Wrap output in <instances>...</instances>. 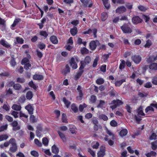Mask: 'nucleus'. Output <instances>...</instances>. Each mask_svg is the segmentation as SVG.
<instances>
[{
	"label": "nucleus",
	"mask_w": 157,
	"mask_h": 157,
	"mask_svg": "<svg viewBox=\"0 0 157 157\" xmlns=\"http://www.w3.org/2000/svg\"><path fill=\"white\" fill-rule=\"evenodd\" d=\"M123 33L129 34L132 32V27L130 24H124L121 27Z\"/></svg>",
	"instance_id": "1"
},
{
	"label": "nucleus",
	"mask_w": 157,
	"mask_h": 157,
	"mask_svg": "<svg viewBox=\"0 0 157 157\" xmlns=\"http://www.w3.org/2000/svg\"><path fill=\"white\" fill-rule=\"evenodd\" d=\"M75 61L77 62H78V58L77 56H74V57L71 58L70 60V66L72 67V68L74 69H76L78 67V66Z\"/></svg>",
	"instance_id": "2"
},
{
	"label": "nucleus",
	"mask_w": 157,
	"mask_h": 157,
	"mask_svg": "<svg viewBox=\"0 0 157 157\" xmlns=\"http://www.w3.org/2000/svg\"><path fill=\"white\" fill-rule=\"evenodd\" d=\"M28 58H24L22 61L21 64L22 65H24V67L26 70H28L29 69V67H30L31 65L29 62V58H30V56L29 55H27Z\"/></svg>",
	"instance_id": "3"
},
{
	"label": "nucleus",
	"mask_w": 157,
	"mask_h": 157,
	"mask_svg": "<svg viewBox=\"0 0 157 157\" xmlns=\"http://www.w3.org/2000/svg\"><path fill=\"white\" fill-rule=\"evenodd\" d=\"M81 66L79 69V71L77 73L75 76V79H76L79 78L81 76L83 72V69L85 67V65L82 61L81 62Z\"/></svg>",
	"instance_id": "4"
},
{
	"label": "nucleus",
	"mask_w": 157,
	"mask_h": 157,
	"mask_svg": "<svg viewBox=\"0 0 157 157\" xmlns=\"http://www.w3.org/2000/svg\"><path fill=\"white\" fill-rule=\"evenodd\" d=\"M153 107H154L157 109V104H151L150 106L147 107L146 109L145 110L146 113L150 114L153 112L154 111Z\"/></svg>",
	"instance_id": "5"
},
{
	"label": "nucleus",
	"mask_w": 157,
	"mask_h": 157,
	"mask_svg": "<svg viewBox=\"0 0 157 157\" xmlns=\"http://www.w3.org/2000/svg\"><path fill=\"white\" fill-rule=\"evenodd\" d=\"M106 132L109 135V136H105V137L104 138L105 141H107L109 139L113 140L114 139V134L112 132L106 129Z\"/></svg>",
	"instance_id": "6"
},
{
	"label": "nucleus",
	"mask_w": 157,
	"mask_h": 157,
	"mask_svg": "<svg viewBox=\"0 0 157 157\" xmlns=\"http://www.w3.org/2000/svg\"><path fill=\"white\" fill-rule=\"evenodd\" d=\"M99 44V41L96 40L91 41L90 43V47L92 50H94L97 46Z\"/></svg>",
	"instance_id": "7"
},
{
	"label": "nucleus",
	"mask_w": 157,
	"mask_h": 157,
	"mask_svg": "<svg viewBox=\"0 0 157 157\" xmlns=\"http://www.w3.org/2000/svg\"><path fill=\"white\" fill-rule=\"evenodd\" d=\"M111 104L113 105L110 106V108L113 110L116 108L117 106L121 104L122 103L121 101L120 100H114L112 101Z\"/></svg>",
	"instance_id": "8"
},
{
	"label": "nucleus",
	"mask_w": 157,
	"mask_h": 157,
	"mask_svg": "<svg viewBox=\"0 0 157 157\" xmlns=\"http://www.w3.org/2000/svg\"><path fill=\"white\" fill-rule=\"evenodd\" d=\"M98 157H103L105 155V147L101 146L100 147V151L98 152Z\"/></svg>",
	"instance_id": "9"
},
{
	"label": "nucleus",
	"mask_w": 157,
	"mask_h": 157,
	"mask_svg": "<svg viewBox=\"0 0 157 157\" xmlns=\"http://www.w3.org/2000/svg\"><path fill=\"white\" fill-rule=\"evenodd\" d=\"M132 60L136 63H139L141 60V58L139 56H134L132 57Z\"/></svg>",
	"instance_id": "10"
},
{
	"label": "nucleus",
	"mask_w": 157,
	"mask_h": 157,
	"mask_svg": "<svg viewBox=\"0 0 157 157\" xmlns=\"http://www.w3.org/2000/svg\"><path fill=\"white\" fill-rule=\"evenodd\" d=\"M142 20L139 17L136 16L133 17L132 19V22L134 24H137L141 23Z\"/></svg>",
	"instance_id": "11"
},
{
	"label": "nucleus",
	"mask_w": 157,
	"mask_h": 157,
	"mask_svg": "<svg viewBox=\"0 0 157 157\" xmlns=\"http://www.w3.org/2000/svg\"><path fill=\"white\" fill-rule=\"evenodd\" d=\"M97 32V29H89L87 31H85L83 32V33L86 34H91L92 33H93V35H94V36H96V33Z\"/></svg>",
	"instance_id": "12"
},
{
	"label": "nucleus",
	"mask_w": 157,
	"mask_h": 157,
	"mask_svg": "<svg viewBox=\"0 0 157 157\" xmlns=\"http://www.w3.org/2000/svg\"><path fill=\"white\" fill-rule=\"evenodd\" d=\"M126 10V9L125 7L121 6L118 8L116 10V12L118 13H121Z\"/></svg>",
	"instance_id": "13"
},
{
	"label": "nucleus",
	"mask_w": 157,
	"mask_h": 157,
	"mask_svg": "<svg viewBox=\"0 0 157 157\" xmlns=\"http://www.w3.org/2000/svg\"><path fill=\"white\" fill-rule=\"evenodd\" d=\"M25 109L27 110L29 114H32L33 113V109L32 105H28L25 106Z\"/></svg>",
	"instance_id": "14"
},
{
	"label": "nucleus",
	"mask_w": 157,
	"mask_h": 157,
	"mask_svg": "<svg viewBox=\"0 0 157 157\" xmlns=\"http://www.w3.org/2000/svg\"><path fill=\"white\" fill-rule=\"evenodd\" d=\"M14 42L16 44H22L23 43L24 40L22 38L17 37H16L14 40Z\"/></svg>",
	"instance_id": "15"
},
{
	"label": "nucleus",
	"mask_w": 157,
	"mask_h": 157,
	"mask_svg": "<svg viewBox=\"0 0 157 157\" xmlns=\"http://www.w3.org/2000/svg\"><path fill=\"white\" fill-rule=\"evenodd\" d=\"M105 102L103 101L100 100L99 101V103L97 107L98 108H103L105 107Z\"/></svg>",
	"instance_id": "16"
},
{
	"label": "nucleus",
	"mask_w": 157,
	"mask_h": 157,
	"mask_svg": "<svg viewBox=\"0 0 157 157\" xmlns=\"http://www.w3.org/2000/svg\"><path fill=\"white\" fill-rule=\"evenodd\" d=\"M0 43L3 46L6 48H9L10 47V45L6 41L3 40H2L0 41Z\"/></svg>",
	"instance_id": "17"
},
{
	"label": "nucleus",
	"mask_w": 157,
	"mask_h": 157,
	"mask_svg": "<svg viewBox=\"0 0 157 157\" xmlns=\"http://www.w3.org/2000/svg\"><path fill=\"white\" fill-rule=\"evenodd\" d=\"M52 153L55 154H58L59 152L58 148L55 145H54L52 146Z\"/></svg>",
	"instance_id": "18"
},
{
	"label": "nucleus",
	"mask_w": 157,
	"mask_h": 157,
	"mask_svg": "<svg viewBox=\"0 0 157 157\" xmlns=\"http://www.w3.org/2000/svg\"><path fill=\"white\" fill-rule=\"evenodd\" d=\"M149 68L151 70H157V63H151L149 66Z\"/></svg>",
	"instance_id": "19"
},
{
	"label": "nucleus",
	"mask_w": 157,
	"mask_h": 157,
	"mask_svg": "<svg viewBox=\"0 0 157 157\" xmlns=\"http://www.w3.org/2000/svg\"><path fill=\"white\" fill-rule=\"evenodd\" d=\"M58 134H59L61 139L62 140L63 142L65 141L66 140V139L65 135L63 133L61 132L60 131H58Z\"/></svg>",
	"instance_id": "20"
},
{
	"label": "nucleus",
	"mask_w": 157,
	"mask_h": 157,
	"mask_svg": "<svg viewBox=\"0 0 157 157\" xmlns=\"http://www.w3.org/2000/svg\"><path fill=\"white\" fill-rule=\"evenodd\" d=\"M127 133L128 130L126 129H123L121 131L120 135L121 137L124 136L127 134Z\"/></svg>",
	"instance_id": "21"
},
{
	"label": "nucleus",
	"mask_w": 157,
	"mask_h": 157,
	"mask_svg": "<svg viewBox=\"0 0 157 157\" xmlns=\"http://www.w3.org/2000/svg\"><path fill=\"white\" fill-rule=\"evenodd\" d=\"M21 106L20 105H18L16 104H14L12 106V108L16 111H20L21 109Z\"/></svg>",
	"instance_id": "22"
},
{
	"label": "nucleus",
	"mask_w": 157,
	"mask_h": 157,
	"mask_svg": "<svg viewBox=\"0 0 157 157\" xmlns=\"http://www.w3.org/2000/svg\"><path fill=\"white\" fill-rule=\"evenodd\" d=\"M17 146L16 145H12L10 148V150L12 152H14L17 150Z\"/></svg>",
	"instance_id": "23"
},
{
	"label": "nucleus",
	"mask_w": 157,
	"mask_h": 157,
	"mask_svg": "<svg viewBox=\"0 0 157 157\" xmlns=\"http://www.w3.org/2000/svg\"><path fill=\"white\" fill-rule=\"evenodd\" d=\"M43 78V76L40 75L36 74L33 76V78L36 80H41Z\"/></svg>",
	"instance_id": "24"
},
{
	"label": "nucleus",
	"mask_w": 157,
	"mask_h": 157,
	"mask_svg": "<svg viewBox=\"0 0 157 157\" xmlns=\"http://www.w3.org/2000/svg\"><path fill=\"white\" fill-rule=\"evenodd\" d=\"M125 80L124 79H122L120 81H116L115 83V85L116 86H119L123 82H125Z\"/></svg>",
	"instance_id": "25"
},
{
	"label": "nucleus",
	"mask_w": 157,
	"mask_h": 157,
	"mask_svg": "<svg viewBox=\"0 0 157 157\" xmlns=\"http://www.w3.org/2000/svg\"><path fill=\"white\" fill-rule=\"evenodd\" d=\"M152 44L151 41L150 40H148L146 41V43L144 45V47L145 48H149L151 45Z\"/></svg>",
	"instance_id": "26"
},
{
	"label": "nucleus",
	"mask_w": 157,
	"mask_h": 157,
	"mask_svg": "<svg viewBox=\"0 0 157 157\" xmlns=\"http://www.w3.org/2000/svg\"><path fill=\"white\" fill-rule=\"evenodd\" d=\"M50 40L54 44H56L58 43V41L56 36H52L50 38Z\"/></svg>",
	"instance_id": "27"
},
{
	"label": "nucleus",
	"mask_w": 157,
	"mask_h": 157,
	"mask_svg": "<svg viewBox=\"0 0 157 157\" xmlns=\"http://www.w3.org/2000/svg\"><path fill=\"white\" fill-rule=\"evenodd\" d=\"M91 61V58L89 56H86L85 57L84 61H82L83 62L85 66L86 64H88Z\"/></svg>",
	"instance_id": "28"
},
{
	"label": "nucleus",
	"mask_w": 157,
	"mask_h": 157,
	"mask_svg": "<svg viewBox=\"0 0 157 157\" xmlns=\"http://www.w3.org/2000/svg\"><path fill=\"white\" fill-rule=\"evenodd\" d=\"M156 153L154 151H151L150 152L145 154V155L147 157H151V156H155Z\"/></svg>",
	"instance_id": "29"
},
{
	"label": "nucleus",
	"mask_w": 157,
	"mask_h": 157,
	"mask_svg": "<svg viewBox=\"0 0 157 157\" xmlns=\"http://www.w3.org/2000/svg\"><path fill=\"white\" fill-rule=\"evenodd\" d=\"M102 1L105 7L107 9H108L109 7L110 4L108 0H102Z\"/></svg>",
	"instance_id": "30"
},
{
	"label": "nucleus",
	"mask_w": 157,
	"mask_h": 157,
	"mask_svg": "<svg viewBox=\"0 0 157 157\" xmlns=\"http://www.w3.org/2000/svg\"><path fill=\"white\" fill-rule=\"evenodd\" d=\"M12 124L13 128V129L14 130H19V128L18 127H17L16 128V127L18 123L16 121H14L12 123Z\"/></svg>",
	"instance_id": "31"
},
{
	"label": "nucleus",
	"mask_w": 157,
	"mask_h": 157,
	"mask_svg": "<svg viewBox=\"0 0 157 157\" xmlns=\"http://www.w3.org/2000/svg\"><path fill=\"white\" fill-rule=\"evenodd\" d=\"M19 22V19H15L13 22V23L11 25V28L12 29H14V27Z\"/></svg>",
	"instance_id": "32"
},
{
	"label": "nucleus",
	"mask_w": 157,
	"mask_h": 157,
	"mask_svg": "<svg viewBox=\"0 0 157 157\" xmlns=\"http://www.w3.org/2000/svg\"><path fill=\"white\" fill-rule=\"evenodd\" d=\"M9 137L7 135H2L0 136V141L6 140Z\"/></svg>",
	"instance_id": "33"
},
{
	"label": "nucleus",
	"mask_w": 157,
	"mask_h": 157,
	"mask_svg": "<svg viewBox=\"0 0 157 157\" xmlns=\"http://www.w3.org/2000/svg\"><path fill=\"white\" fill-rule=\"evenodd\" d=\"M77 28L75 27H74L73 29H72L70 30L71 33L73 36L77 34Z\"/></svg>",
	"instance_id": "34"
},
{
	"label": "nucleus",
	"mask_w": 157,
	"mask_h": 157,
	"mask_svg": "<svg viewBox=\"0 0 157 157\" xmlns=\"http://www.w3.org/2000/svg\"><path fill=\"white\" fill-rule=\"evenodd\" d=\"M107 18V14L106 13H103L101 14V18L103 21H105Z\"/></svg>",
	"instance_id": "35"
},
{
	"label": "nucleus",
	"mask_w": 157,
	"mask_h": 157,
	"mask_svg": "<svg viewBox=\"0 0 157 157\" xmlns=\"http://www.w3.org/2000/svg\"><path fill=\"white\" fill-rule=\"evenodd\" d=\"M98 118L100 119H102L104 121H107L108 119V118L104 114H101L100 115Z\"/></svg>",
	"instance_id": "36"
},
{
	"label": "nucleus",
	"mask_w": 157,
	"mask_h": 157,
	"mask_svg": "<svg viewBox=\"0 0 157 157\" xmlns=\"http://www.w3.org/2000/svg\"><path fill=\"white\" fill-rule=\"evenodd\" d=\"M63 101L67 108H68L70 104V102L67 100L65 98H63Z\"/></svg>",
	"instance_id": "37"
},
{
	"label": "nucleus",
	"mask_w": 157,
	"mask_h": 157,
	"mask_svg": "<svg viewBox=\"0 0 157 157\" xmlns=\"http://www.w3.org/2000/svg\"><path fill=\"white\" fill-rule=\"evenodd\" d=\"M14 89L15 90H20L21 88V85L19 84H16L13 86Z\"/></svg>",
	"instance_id": "38"
},
{
	"label": "nucleus",
	"mask_w": 157,
	"mask_h": 157,
	"mask_svg": "<svg viewBox=\"0 0 157 157\" xmlns=\"http://www.w3.org/2000/svg\"><path fill=\"white\" fill-rule=\"evenodd\" d=\"M5 21L3 20L2 19L0 18V25L2 26V30L4 29H5Z\"/></svg>",
	"instance_id": "39"
},
{
	"label": "nucleus",
	"mask_w": 157,
	"mask_h": 157,
	"mask_svg": "<svg viewBox=\"0 0 157 157\" xmlns=\"http://www.w3.org/2000/svg\"><path fill=\"white\" fill-rule=\"evenodd\" d=\"M33 97V94L32 92L29 91L27 93L26 97L27 99L30 100Z\"/></svg>",
	"instance_id": "40"
},
{
	"label": "nucleus",
	"mask_w": 157,
	"mask_h": 157,
	"mask_svg": "<svg viewBox=\"0 0 157 157\" xmlns=\"http://www.w3.org/2000/svg\"><path fill=\"white\" fill-rule=\"evenodd\" d=\"M104 79L101 78H98L96 81V83L99 85L101 84L104 82Z\"/></svg>",
	"instance_id": "41"
},
{
	"label": "nucleus",
	"mask_w": 157,
	"mask_h": 157,
	"mask_svg": "<svg viewBox=\"0 0 157 157\" xmlns=\"http://www.w3.org/2000/svg\"><path fill=\"white\" fill-rule=\"evenodd\" d=\"M71 109L75 113H76L78 111V109L75 104H72L71 105Z\"/></svg>",
	"instance_id": "42"
},
{
	"label": "nucleus",
	"mask_w": 157,
	"mask_h": 157,
	"mask_svg": "<svg viewBox=\"0 0 157 157\" xmlns=\"http://www.w3.org/2000/svg\"><path fill=\"white\" fill-rule=\"evenodd\" d=\"M42 143L44 145L47 146L48 144V141L47 138L44 137L42 139Z\"/></svg>",
	"instance_id": "43"
},
{
	"label": "nucleus",
	"mask_w": 157,
	"mask_h": 157,
	"mask_svg": "<svg viewBox=\"0 0 157 157\" xmlns=\"http://www.w3.org/2000/svg\"><path fill=\"white\" fill-rule=\"evenodd\" d=\"M76 129L74 126H72L70 128V130L72 133H75L76 132Z\"/></svg>",
	"instance_id": "44"
},
{
	"label": "nucleus",
	"mask_w": 157,
	"mask_h": 157,
	"mask_svg": "<svg viewBox=\"0 0 157 157\" xmlns=\"http://www.w3.org/2000/svg\"><path fill=\"white\" fill-rule=\"evenodd\" d=\"M125 65V62L124 60H122L121 61V63H120L119 66V68L121 70H122L124 68V66Z\"/></svg>",
	"instance_id": "45"
},
{
	"label": "nucleus",
	"mask_w": 157,
	"mask_h": 157,
	"mask_svg": "<svg viewBox=\"0 0 157 157\" xmlns=\"http://www.w3.org/2000/svg\"><path fill=\"white\" fill-rule=\"evenodd\" d=\"M70 71V68H69V67L68 65H66V66L65 69L64 71H63V73L64 74H66L67 73L69 72Z\"/></svg>",
	"instance_id": "46"
},
{
	"label": "nucleus",
	"mask_w": 157,
	"mask_h": 157,
	"mask_svg": "<svg viewBox=\"0 0 157 157\" xmlns=\"http://www.w3.org/2000/svg\"><path fill=\"white\" fill-rule=\"evenodd\" d=\"M151 148L153 150H155L157 148V142H154L151 143Z\"/></svg>",
	"instance_id": "47"
},
{
	"label": "nucleus",
	"mask_w": 157,
	"mask_h": 157,
	"mask_svg": "<svg viewBox=\"0 0 157 157\" xmlns=\"http://www.w3.org/2000/svg\"><path fill=\"white\" fill-rule=\"evenodd\" d=\"M31 155L35 157H38L39 156L38 153L35 151H33L31 152Z\"/></svg>",
	"instance_id": "48"
},
{
	"label": "nucleus",
	"mask_w": 157,
	"mask_h": 157,
	"mask_svg": "<svg viewBox=\"0 0 157 157\" xmlns=\"http://www.w3.org/2000/svg\"><path fill=\"white\" fill-rule=\"evenodd\" d=\"M9 143L11 144V145L17 144L15 139L13 138H12L10 139Z\"/></svg>",
	"instance_id": "49"
},
{
	"label": "nucleus",
	"mask_w": 157,
	"mask_h": 157,
	"mask_svg": "<svg viewBox=\"0 0 157 157\" xmlns=\"http://www.w3.org/2000/svg\"><path fill=\"white\" fill-rule=\"evenodd\" d=\"M19 115L21 119H22V118H21L22 117H24L26 119H27L28 117V115H26L25 113H22L21 112H20Z\"/></svg>",
	"instance_id": "50"
},
{
	"label": "nucleus",
	"mask_w": 157,
	"mask_h": 157,
	"mask_svg": "<svg viewBox=\"0 0 157 157\" xmlns=\"http://www.w3.org/2000/svg\"><path fill=\"white\" fill-rule=\"evenodd\" d=\"M78 42L79 44H82L83 45L85 46L86 45V42H82V39L80 38H78Z\"/></svg>",
	"instance_id": "51"
},
{
	"label": "nucleus",
	"mask_w": 157,
	"mask_h": 157,
	"mask_svg": "<svg viewBox=\"0 0 157 157\" xmlns=\"http://www.w3.org/2000/svg\"><path fill=\"white\" fill-rule=\"evenodd\" d=\"M83 93L78 94V96L76 97V99L78 100H81L83 98Z\"/></svg>",
	"instance_id": "52"
},
{
	"label": "nucleus",
	"mask_w": 157,
	"mask_h": 157,
	"mask_svg": "<svg viewBox=\"0 0 157 157\" xmlns=\"http://www.w3.org/2000/svg\"><path fill=\"white\" fill-rule=\"evenodd\" d=\"M86 107L87 105L85 104H84L83 105H80L79 106V110L80 111L82 112V111L84 108Z\"/></svg>",
	"instance_id": "53"
},
{
	"label": "nucleus",
	"mask_w": 157,
	"mask_h": 157,
	"mask_svg": "<svg viewBox=\"0 0 157 157\" xmlns=\"http://www.w3.org/2000/svg\"><path fill=\"white\" fill-rule=\"evenodd\" d=\"M7 125L6 124L1 126L0 128V132L4 131L5 130L7 129Z\"/></svg>",
	"instance_id": "54"
},
{
	"label": "nucleus",
	"mask_w": 157,
	"mask_h": 157,
	"mask_svg": "<svg viewBox=\"0 0 157 157\" xmlns=\"http://www.w3.org/2000/svg\"><path fill=\"white\" fill-rule=\"evenodd\" d=\"M84 6H87L89 2V0H80Z\"/></svg>",
	"instance_id": "55"
},
{
	"label": "nucleus",
	"mask_w": 157,
	"mask_h": 157,
	"mask_svg": "<svg viewBox=\"0 0 157 157\" xmlns=\"http://www.w3.org/2000/svg\"><path fill=\"white\" fill-rule=\"evenodd\" d=\"M90 100V101L92 103H94L96 100V96L94 95L91 96Z\"/></svg>",
	"instance_id": "56"
},
{
	"label": "nucleus",
	"mask_w": 157,
	"mask_h": 157,
	"mask_svg": "<svg viewBox=\"0 0 157 157\" xmlns=\"http://www.w3.org/2000/svg\"><path fill=\"white\" fill-rule=\"evenodd\" d=\"M88 51V50L85 48H82L81 50V52L82 54L87 53Z\"/></svg>",
	"instance_id": "57"
},
{
	"label": "nucleus",
	"mask_w": 157,
	"mask_h": 157,
	"mask_svg": "<svg viewBox=\"0 0 157 157\" xmlns=\"http://www.w3.org/2000/svg\"><path fill=\"white\" fill-rule=\"evenodd\" d=\"M98 57H96V58L94 59L93 63V66L94 67H95L98 64Z\"/></svg>",
	"instance_id": "58"
},
{
	"label": "nucleus",
	"mask_w": 157,
	"mask_h": 157,
	"mask_svg": "<svg viewBox=\"0 0 157 157\" xmlns=\"http://www.w3.org/2000/svg\"><path fill=\"white\" fill-rule=\"evenodd\" d=\"M29 85L35 90H36V86L33 83V81H31L29 82Z\"/></svg>",
	"instance_id": "59"
},
{
	"label": "nucleus",
	"mask_w": 157,
	"mask_h": 157,
	"mask_svg": "<svg viewBox=\"0 0 157 157\" xmlns=\"http://www.w3.org/2000/svg\"><path fill=\"white\" fill-rule=\"evenodd\" d=\"M25 81V79L23 78H18L17 79V82H18L23 83Z\"/></svg>",
	"instance_id": "60"
},
{
	"label": "nucleus",
	"mask_w": 157,
	"mask_h": 157,
	"mask_svg": "<svg viewBox=\"0 0 157 157\" xmlns=\"http://www.w3.org/2000/svg\"><path fill=\"white\" fill-rule=\"evenodd\" d=\"M112 1L114 3L122 4L124 3L123 0H112Z\"/></svg>",
	"instance_id": "61"
},
{
	"label": "nucleus",
	"mask_w": 157,
	"mask_h": 157,
	"mask_svg": "<svg viewBox=\"0 0 157 157\" xmlns=\"http://www.w3.org/2000/svg\"><path fill=\"white\" fill-rule=\"evenodd\" d=\"M83 90L82 88L80 86H78L77 88V92L78 94L83 93L82 91Z\"/></svg>",
	"instance_id": "62"
},
{
	"label": "nucleus",
	"mask_w": 157,
	"mask_h": 157,
	"mask_svg": "<svg viewBox=\"0 0 157 157\" xmlns=\"http://www.w3.org/2000/svg\"><path fill=\"white\" fill-rule=\"evenodd\" d=\"M141 41L140 39H137L134 42V44L135 45H138L141 44Z\"/></svg>",
	"instance_id": "63"
},
{
	"label": "nucleus",
	"mask_w": 157,
	"mask_h": 157,
	"mask_svg": "<svg viewBox=\"0 0 157 157\" xmlns=\"http://www.w3.org/2000/svg\"><path fill=\"white\" fill-rule=\"evenodd\" d=\"M34 142L35 144L39 146H41L42 145L41 143L39 142V140L36 139L34 140Z\"/></svg>",
	"instance_id": "64"
}]
</instances>
